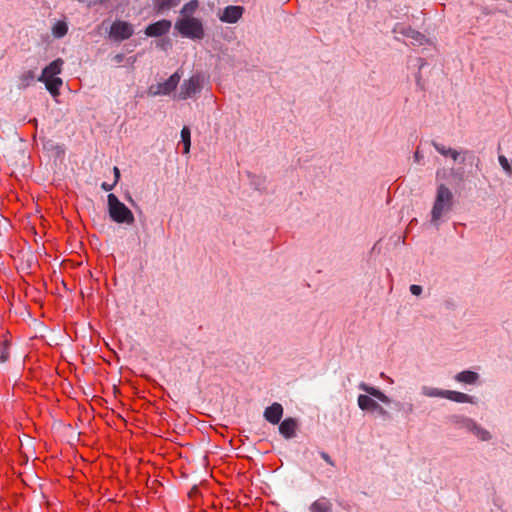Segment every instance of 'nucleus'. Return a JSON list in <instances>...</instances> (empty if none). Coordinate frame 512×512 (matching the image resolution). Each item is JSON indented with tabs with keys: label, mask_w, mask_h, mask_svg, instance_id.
Here are the masks:
<instances>
[{
	"label": "nucleus",
	"mask_w": 512,
	"mask_h": 512,
	"mask_svg": "<svg viewBox=\"0 0 512 512\" xmlns=\"http://www.w3.org/2000/svg\"><path fill=\"white\" fill-rule=\"evenodd\" d=\"M454 206V195L449 187L441 183L437 186L434 203L431 209V223L438 226V222L450 213Z\"/></svg>",
	"instance_id": "1"
},
{
	"label": "nucleus",
	"mask_w": 512,
	"mask_h": 512,
	"mask_svg": "<svg viewBox=\"0 0 512 512\" xmlns=\"http://www.w3.org/2000/svg\"><path fill=\"white\" fill-rule=\"evenodd\" d=\"M107 205L109 216L113 222L127 225L134 223L135 218L132 211L115 194H108Z\"/></svg>",
	"instance_id": "2"
},
{
	"label": "nucleus",
	"mask_w": 512,
	"mask_h": 512,
	"mask_svg": "<svg viewBox=\"0 0 512 512\" xmlns=\"http://www.w3.org/2000/svg\"><path fill=\"white\" fill-rule=\"evenodd\" d=\"M176 30L186 38L202 39L205 35L202 22L195 17H184L175 23Z\"/></svg>",
	"instance_id": "3"
},
{
	"label": "nucleus",
	"mask_w": 512,
	"mask_h": 512,
	"mask_svg": "<svg viewBox=\"0 0 512 512\" xmlns=\"http://www.w3.org/2000/svg\"><path fill=\"white\" fill-rule=\"evenodd\" d=\"M202 90V78L200 75H193L189 79L183 81L180 86L178 99L186 100L194 97Z\"/></svg>",
	"instance_id": "4"
},
{
	"label": "nucleus",
	"mask_w": 512,
	"mask_h": 512,
	"mask_svg": "<svg viewBox=\"0 0 512 512\" xmlns=\"http://www.w3.org/2000/svg\"><path fill=\"white\" fill-rule=\"evenodd\" d=\"M357 403L362 411H375L383 419H390V413L368 395L358 396Z\"/></svg>",
	"instance_id": "5"
},
{
	"label": "nucleus",
	"mask_w": 512,
	"mask_h": 512,
	"mask_svg": "<svg viewBox=\"0 0 512 512\" xmlns=\"http://www.w3.org/2000/svg\"><path fill=\"white\" fill-rule=\"evenodd\" d=\"M181 75L178 71L172 74L165 82L158 83L156 86H151L149 92L156 95H168L174 91L179 84Z\"/></svg>",
	"instance_id": "6"
},
{
	"label": "nucleus",
	"mask_w": 512,
	"mask_h": 512,
	"mask_svg": "<svg viewBox=\"0 0 512 512\" xmlns=\"http://www.w3.org/2000/svg\"><path fill=\"white\" fill-rule=\"evenodd\" d=\"M133 26L125 21H115L111 27L109 35L116 41H122L130 38L133 35Z\"/></svg>",
	"instance_id": "7"
},
{
	"label": "nucleus",
	"mask_w": 512,
	"mask_h": 512,
	"mask_svg": "<svg viewBox=\"0 0 512 512\" xmlns=\"http://www.w3.org/2000/svg\"><path fill=\"white\" fill-rule=\"evenodd\" d=\"M171 25H172V23L170 20H166V19L159 20L155 23L148 25L145 28V34L148 37L162 36L169 32Z\"/></svg>",
	"instance_id": "8"
},
{
	"label": "nucleus",
	"mask_w": 512,
	"mask_h": 512,
	"mask_svg": "<svg viewBox=\"0 0 512 512\" xmlns=\"http://www.w3.org/2000/svg\"><path fill=\"white\" fill-rule=\"evenodd\" d=\"M244 8L241 6L230 5L224 8L219 19L224 23H236L243 15Z\"/></svg>",
	"instance_id": "9"
},
{
	"label": "nucleus",
	"mask_w": 512,
	"mask_h": 512,
	"mask_svg": "<svg viewBox=\"0 0 512 512\" xmlns=\"http://www.w3.org/2000/svg\"><path fill=\"white\" fill-rule=\"evenodd\" d=\"M298 421L294 418H286L279 424V433L286 439H291L296 436L298 429Z\"/></svg>",
	"instance_id": "10"
},
{
	"label": "nucleus",
	"mask_w": 512,
	"mask_h": 512,
	"mask_svg": "<svg viewBox=\"0 0 512 512\" xmlns=\"http://www.w3.org/2000/svg\"><path fill=\"white\" fill-rule=\"evenodd\" d=\"M265 420L273 425L278 424L283 416V407L280 403L274 402L268 406L263 414Z\"/></svg>",
	"instance_id": "11"
},
{
	"label": "nucleus",
	"mask_w": 512,
	"mask_h": 512,
	"mask_svg": "<svg viewBox=\"0 0 512 512\" xmlns=\"http://www.w3.org/2000/svg\"><path fill=\"white\" fill-rule=\"evenodd\" d=\"M399 33H401L406 38L410 39L412 45L421 46L425 44V42L427 41L425 35H423L419 31L412 29L411 27H402L399 30Z\"/></svg>",
	"instance_id": "12"
},
{
	"label": "nucleus",
	"mask_w": 512,
	"mask_h": 512,
	"mask_svg": "<svg viewBox=\"0 0 512 512\" xmlns=\"http://www.w3.org/2000/svg\"><path fill=\"white\" fill-rule=\"evenodd\" d=\"M64 64V61L61 58H58L54 61H52L48 66H46L40 77L43 79L56 77V75L60 74L62 71V66Z\"/></svg>",
	"instance_id": "13"
},
{
	"label": "nucleus",
	"mask_w": 512,
	"mask_h": 512,
	"mask_svg": "<svg viewBox=\"0 0 512 512\" xmlns=\"http://www.w3.org/2000/svg\"><path fill=\"white\" fill-rule=\"evenodd\" d=\"M358 388L364 392H366L368 395L370 396H373L375 398H377L378 400H380L381 402L383 403H390V399L387 395H385L381 390H379L378 388L376 387H373V386H369L367 385L366 383L364 382H361L359 385H358Z\"/></svg>",
	"instance_id": "14"
},
{
	"label": "nucleus",
	"mask_w": 512,
	"mask_h": 512,
	"mask_svg": "<svg viewBox=\"0 0 512 512\" xmlns=\"http://www.w3.org/2000/svg\"><path fill=\"white\" fill-rule=\"evenodd\" d=\"M445 399H448L457 403H475L474 397L463 392H458L454 390H446L445 391Z\"/></svg>",
	"instance_id": "15"
},
{
	"label": "nucleus",
	"mask_w": 512,
	"mask_h": 512,
	"mask_svg": "<svg viewBox=\"0 0 512 512\" xmlns=\"http://www.w3.org/2000/svg\"><path fill=\"white\" fill-rule=\"evenodd\" d=\"M465 427L472 431L474 435H476L481 440H488L490 439L491 435L490 433L485 430L484 428L480 427L476 422H474L472 419H465L464 420Z\"/></svg>",
	"instance_id": "16"
},
{
	"label": "nucleus",
	"mask_w": 512,
	"mask_h": 512,
	"mask_svg": "<svg viewBox=\"0 0 512 512\" xmlns=\"http://www.w3.org/2000/svg\"><path fill=\"white\" fill-rule=\"evenodd\" d=\"M332 503L325 497H320L309 506V512H332Z\"/></svg>",
	"instance_id": "17"
},
{
	"label": "nucleus",
	"mask_w": 512,
	"mask_h": 512,
	"mask_svg": "<svg viewBox=\"0 0 512 512\" xmlns=\"http://www.w3.org/2000/svg\"><path fill=\"white\" fill-rule=\"evenodd\" d=\"M454 379L460 383L473 385L479 380V374L474 371L465 370L457 373Z\"/></svg>",
	"instance_id": "18"
},
{
	"label": "nucleus",
	"mask_w": 512,
	"mask_h": 512,
	"mask_svg": "<svg viewBox=\"0 0 512 512\" xmlns=\"http://www.w3.org/2000/svg\"><path fill=\"white\" fill-rule=\"evenodd\" d=\"M38 81L44 82L46 89L51 93V95L56 96L59 94V88L62 85V79L59 77H51L43 79L42 77L38 78Z\"/></svg>",
	"instance_id": "19"
},
{
	"label": "nucleus",
	"mask_w": 512,
	"mask_h": 512,
	"mask_svg": "<svg viewBox=\"0 0 512 512\" xmlns=\"http://www.w3.org/2000/svg\"><path fill=\"white\" fill-rule=\"evenodd\" d=\"M432 145L439 154L445 157H451L454 161H457L460 156V153L457 150L446 147L443 144L433 142Z\"/></svg>",
	"instance_id": "20"
},
{
	"label": "nucleus",
	"mask_w": 512,
	"mask_h": 512,
	"mask_svg": "<svg viewBox=\"0 0 512 512\" xmlns=\"http://www.w3.org/2000/svg\"><path fill=\"white\" fill-rule=\"evenodd\" d=\"M35 80V72L33 70H27L24 71L19 76V89H26L27 87L31 86Z\"/></svg>",
	"instance_id": "21"
},
{
	"label": "nucleus",
	"mask_w": 512,
	"mask_h": 512,
	"mask_svg": "<svg viewBox=\"0 0 512 512\" xmlns=\"http://www.w3.org/2000/svg\"><path fill=\"white\" fill-rule=\"evenodd\" d=\"M51 32L55 38H63L68 32V24L65 21H57L52 26Z\"/></svg>",
	"instance_id": "22"
},
{
	"label": "nucleus",
	"mask_w": 512,
	"mask_h": 512,
	"mask_svg": "<svg viewBox=\"0 0 512 512\" xmlns=\"http://www.w3.org/2000/svg\"><path fill=\"white\" fill-rule=\"evenodd\" d=\"M445 391L441 390L439 388L429 387V386H422L421 393L426 397H440L445 398Z\"/></svg>",
	"instance_id": "23"
},
{
	"label": "nucleus",
	"mask_w": 512,
	"mask_h": 512,
	"mask_svg": "<svg viewBox=\"0 0 512 512\" xmlns=\"http://www.w3.org/2000/svg\"><path fill=\"white\" fill-rule=\"evenodd\" d=\"M181 139L184 144V153L188 154L191 146V132L187 126H184L181 130Z\"/></svg>",
	"instance_id": "24"
},
{
	"label": "nucleus",
	"mask_w": 512,
	"mask_h": 512,
	"mask_svg": "<svg viewBox=\"0 0 512 512\" xmlns=\"http://www.w3.org/2000/svg\"><path fill=\"white\" fill-rule=\"evenodd\" d=\"M179 0H157L155 7L158 12H162L164 10L170 9L178 5Z\"/></svg>",
	"instance_id": "25"
},
{
	"label": "nucleus",
	"mask_w": 512,
	"mask_h": 512,
	"mask_svg": "<svg viewBox=\"0 0 512 512\" xmlns=\"http://www.w3.org/2000/svg\"><path fill=\"white\" fill-rule=\"evenodd\" d=\"M198 7V2L197 0H192L188 3H186L182 9H181V14L184 15L185 17H189V15L193 14L194 11L196 10V8Z\"/></svg>",
	"instance_id": "26"
},
{
	"label": "nucleus",
	"mask_w": 512,
	"mask_h": 512,
	"mask_svg": "<svg viewBox=\"0 0 512 512\" xmlns=\"http://www.w3.org/2000/svg\"><path fill=\"white\" fill-rule=\"evenodd\" d=\"M498 161L506 175H512V163L508 160V158L504 155H499Z\"/></svg>",
	"instance_id": "27"
},
{
	"label": "nucleus",
	"mask_w": 512,
	"mask_h": 512,
	"mask_svg": "<svg viewBox=\"0 0 512 512\" xmlns=\"http://www.w3.org/2000/svg\"><path fill=\"white\" fill-rule=\"evenodd\" d=\"M10 357L9 347L7 343H3L0 349V363H5Z\"/></svg>",
	"instance_id": "28"
},
{
	"label": "nucleus",
	"mask_w": 512,
	"mask_h": 512,
	"mask_svg": "<svg viewBox=\"0 0 512 512\" xmlns=\"http://www.w3.org/2000/svg\"><path fill=\"white\" fill-rule=\"evenodd\" d=\"M422 291L423 289L420 285L413 284L410 286V292L415 296L421 295Z\"/></svg>",
	"instance_id": "29"
},
{
	"label": "nucleus",
	"mask_w": 512,
	"mask_h": 512,
	"mask_svg": "<svg viewBox=\"0 0 512 512\" xmlns=\"http://www.w3.org/2000/svg\"><path fill=\"white\" fill-rule=\"evenodd\" d=\"M319 455H320V457H321L324 461H326L329 465H331V466H333V465H334V463H333V461H332V459H331V457H330V455H329L328 453H326L325 451H321V452H319Z\"/></svg>",
	"instance_id": "30"
},
{
	"label": "nucleus",
	"mask_w": 512,
	"mask_h": 512,
	"mask_svg": "<svg viewBox=\"0 0 512 512\" xmlns=\"http://www.w3.org/2000/svg\"><path fill=\"white\" fill-rule=\"evenodd\" d=\"M115 185H116V183H115V182H113L112 184H108V183H106V182H103V183L101 184V188H102L103 190H105V191H111V190L114 188V186H115Z\"/></svg>",
	"instance_id": "31"
},
{
	"label": "nucleus",
	"mask_w": 512,
	"mask_h": 512,
	"mask_svg": "<svg viewBox=\"0 0 512 512\" xmlns=\"http://www.w3.org/2000/svg\"><path fill=\"white\" fill-rule=\"evenodd\" d=\"M113 173H114V182L117 184L119 179H120V170L118 167H114L113 168Z\"/></svg>",
	"instance_id": "32"
},
{
	"label": "nucleus",
	"mask_w": 512,
	"mask_h": 512,
	"mask_svg": "<svg viewBox=\"0 0 512 512\" xmlns=\"http://www.w3.org/2000/svg\"><path fill=\"white\" fill-rule=\"evenodd\" d=\"M124 58V55L123 54H117L115 57H114V60L116 63H121L122 60Z\"/></svg>",
	"instance_id": "33"
},
{
	"label": "nucleus",
	"mask_w": 512,
	"mask_h": 512,
	"mask_svg": "<svg viewBox=\"0 0 512 512\" xmlns=\"http://www.w3.org/2000/svg\"><path fill=\"white\" fill-rule=\"evenodd\" d=\"M421 158H422V156L420 155L419 151H416V152L414 153V159H415V161H416V162H419Z\"/></svg>",
	"instance_id": "34"
},
{
	"label": "nucleus",
	"mask_w": 512,
	"mask_h": 512,
	"mask_svg": "<svg viewBox=\"0 0 512 512\" xmlns=\"http://www.w3.org/2000/svg\"><path fill=\"white\" fill-rule=\"evenodd\" d=\"M20 457H21V461L23 463H26L28 461V456L27 455L20 454Z\"/></svg>",
	"instance_id": "35"
},
{
	"label": "nucleus",
	"mask_w": 512,
	"mask_h": 512,
	"mask_svg": "<svg viewBox=\"0 0 512 512\" xmlns=\"http://www.w3.org/2000/svg\"><path fill=\"white\" fill-rule=\"evenodd\" d=\"M127 200L130 202V203H134L133 199L131 198V196H127Z\"/></svg>",
	"instance_id": "36"
},
{
	"label": "nucleus",
	"mask_w": 512,
	"mask_h": 512,
	"mask_svg": "<svg viewBox=\"0 0 512 512\" xmlns=\"http://www.w3.org/2000/svg\"><path fill=\"white\" fill-rule=\"evenodd\" d=\"M463 153H464V155L471 154V152L468 150H465Z\"/></svg>",
	"instance_id": "37"
}]
</instances>
